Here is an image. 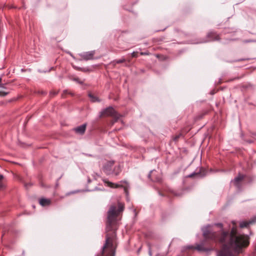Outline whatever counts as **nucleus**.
Returning a JSON list of instances; mask_svg holds the SVG:
<instances>
[{"mask_svg":"<svg viewBox=\"0 0 256 256\" xmlns=\"http://www.w3.org/2000/svg\"><path fill=\"white\" fill-rule=\"evenodd\" d=\"M4 179V176L2 175H0V189H2L4 187V184H2V180Z\"/></svg>","mask_w":256,"mask_h":256,"instance_id":"obj_18","label":"nucleus"},{"mask_svg":"<svg viewBox=\"0 0 256 256\" xmlns=\"http://www.w3.org/2000/svg\"><path fill=\"white\" fill-rule=\"evenodd\" d=\"M9 94L8 92H4V91H0V96H5L7 94Z\"/></svg>","mask_w":256,"mask_h":256,"instance_id":"obj_21","label":"nucleus"},{"mask_svg":"<svg viewBox=\"0 0 256 256\" xmlns=\"http://www.w3.org/2000/svg\"><path fill=\"white\" fill-rule=\"evenodd\" d=\"M220 40V34L216 32L211 31L208 32L206 36V40L202 41V42H207L212 41H218Z\"/></svg>","mask_w":256,"mask_h":256,"instance_id":"obj_4","label":"nucleus"},{"mask_svg":"<svg viewBox=\"0 0 256 256\" xmlns=\"http://www.w3.org/2000/svg\"><path fill=\"white\" fill-rule=\"evenodd\" d=\"M152 180H154V181H157V182H158V181H160V178H156V180H154V179H152Z\"/></svg>","mask_w":256,"mask_h":256,"instance_id":"obj_28","label":"nucleus"},{"mask_svg":"<svg viewBox=\"0 0 256 256\" xmlns=\"http://www.w3.org/2000/svg\"><path fill=\"white\" fill-rule=\"evenodd\" d=\"M115 161L113 160H106L103 164L102 170L106 175L114 174L118 176L121 172L120 167L119 165L114 166Z\"/></svg>","mask_w":256,"mask_h":256,"instance_id":"obj_3","label":"nucleus"},{"mask_svg":"<svg viewBox=\"0 0 256 256\" xmlns=\"http://www.w3.org/2000/svg\"><path fill=\"white\" fill-rule=\"evenodd\" d=\"M126 62L125 58H122L121 59H120V60H114L112 62L115 65L116 64L123 63V62Z\"/></svg>","mask_w":256,"mask_h":256,"instance_id":"obj_16","label":"nucleus"},{"mask_svg":"<svg viewBox=\"0 0 256 256\" xmlns=\"http://www.w3.org/2000/svg\"><path fill=\"white\" fill-rule=\"evenodd\" d=\"M64 93H66V92H67V90H64Z\"/></svg>","mask_w":256,"mask_h":256,"instance_id":"obj_31","label":"nucleus"},{"mask_svg":"<svg viewBox=\"0 0 256 256\" xmlns=\"http://www.w3.org/2000/svg\"><path fill=\"white\" fill-rule=\"evenodd\" d=\"M214 225L221 230L218 232L206 230L203 232V236L206 240L222 244L217 256H234L232 251L239 254L249 246V237L244 234H238L236 226H233L229 232L224 230L222 223H216Z\"/></svg>","mask_w":256,"mask_h":256,"instance_id":"obj_1","label":"nucleus"},{"mask_svg":"<svg viewBox=\"0 0 256 256\" xmlns=\"http://www.w3.org/2000/svg\"><path fill=\"white\" fill-rule=\"evenodd\" d=\"M206 114V112H202V114L198 115L197 116H196V117L195 118V120H199L201 118H203V116Z\"/></svg>","mask_w":256,"mask_h":256,"instance_id":"obj_17","label":"nucleus"},{"mask_svg":"<svg viewBox=\"0 0 256 256\" xmlns=\"http://www.w3.org/2000/svg\"><path fill=\"white\" fill-rule=\"evenodd\" d=\"M256 222V216H254L249 221H242L240 224V228H244L248 227L250 224Z\"/></svg>","mask_w":256,"mask_h":256,"instance_id":"obj_9","label":"nucleus"},{"mask_svg":"<svg viewBox=\"0 0 256 256\" xmlns=\"http://www.w3.org/2000/svg\"><path fill=\"white\" fill-rule=\"evenodd\" d=\"M140 54L142 56H148L150 54V52L148 51L145 52H140Z\"/></svg>","mask_w":256,"mask_h":256,"instance_id":"obj_23","label":"nucleus"},{"mask_svg":"<svg viewBox=\"0 0 256 256\" xmlns=\"http://www.w3.org/2000/svg\"><path fill=\"white\" fill-rule=\"evenodd\" d=\"M2 80V79L1 78H0V88H4V84H1Z\"/></svg>","mask_w":256,"mask_h":256,"instance_id":"obj_26","label":"nucleus"},{"mask_svg":"<svg viewBox=\"0 0 256 256\" xmlns=\"http://www.w3.org/2000/svg\"><path fill=\"white\" fill-rule=\"evenodd\" d=\"M88 96L91 99V101L92 102H100V100L98 99V98L95 96H94L93 94H88Z\"/></svg>","mask_w":256,"mask_h":256,"instance_id":"obj_14","label":"nucleus"},{"mask_svg":"<svg viewBox=\"0 0 256 256\" xmlns=\"http://www.w3.org/2000/svg\"><path fill=\"white\" fill-rule=\"evenodd\" d=\"M120 183L122 184H128V182L126 181V180H122L120 182Z\"/></svg>","mask_w":256,"mask_h":256,"instance_id":"obj_27","label":"nucleus"},{"mask_svg":"<svg viewBox=\"0 0 256 256\" xmlns=\"http://www.w3.org/2000/svg\"><path fill=\"white\" fill-rule=\"evenodd\" d=\"M121 115L118 112L114 114V116H113L112 117L114 118V120L112 122V124L116 122H118V120L121 117Z\"/></svg>","mask_w":256,"mask_h":256,"instance_id":"obj_13","label":"nucleus"},{"mask_svg":"<svg viewBox=\"0 0 256 256\" xmlns=\"http://www.w3.org/2000/svg\"><path fill=\"white\" fill-rule=\"evenodd\" d=\"M184 132V130H182V132L176 134L172 137V139L174 142H178L180 136H182V133Z\"/></svg>","mask_w":256,"mask_h":256,"instance_id":"obj_15","label":"nucleus"},{"mask_svg":"<svg viewBox=\"0 0 256 256\" xmlns=\"http://www.w3.org/2000/svg\"><path fill=\"white\" fill-rule=\"evenodd\" d=\"M195 248L200 252H208L212 250V248H206L203 244H198Z\"/></svg>","mask_w":256,"mask_h":256,"instance_id":"obj_12","label":"nucleus"},{"mask_svg":"<svg viewBox=\"0 0 256 256\" xmlns=\"http://www.w3.org/2000/svg\"><path fill=\"white\" fill-rule=\"evenodd\" d=\"M152 172H153V171H151V172H150V174H149V175H148V176H149L150 178V177H151V174H152Z\"/></svg>","mask_w":256,"mask_h":256,"instance_id":"obj_29","label":"nucleus"},{"mask_svg":"<svg viewBox=\"0 0 256 256\" xmlns=\"http://www.w3.org/2000/svg\"><path fill=\"white\" fill-rule=\"evenodd\" d=\"M138 52H134L132 53V58H137L138 56Z\"/></svg>","mask_w":256,"mask_h":256,"instance_id":"obj_22","label":"nucleus"},{"mask_svg":"<svg viewBox=\"0 0 256 256\" xmlns=\"http://www.w3.org/2000/svg\"><path fill=\"white\" fill-rule=\"evenodd\" d=\"M102 180L106 186L113 188H124V192L126 193V194H128L127 187L124 186L122 184L113 183L112 182L108 181L107 179L106 178L102 179Z\"/></svg>","mask_w":256,"mask_h":256,"instance_id":"obj_6","label":"nucleus"},{"mask_svg":"<svg viewBox=\"0 0 256 256\" xmlns=\"http://www.w3.org/2000/svg\"><path fill=\"white\" fill-rule=\"evenodd\" d=\"M94 54H95V52L94 50L87 52H85L80 54V56L82 60H92L94 58Z\"/></svg>","mask_w":256,"mask_h":256,"instance_id":"obj_8","label":"nucleus"},{"mask_svg":"<svg viewBox=\"0 0 256 256\" xmlns=\"http://www.w3.org/2000/svg\"><path fill=\"white\" fill-rule=\"evenodd\" d=\"M40 204L43 206H48L51 204V200L48 198H42L39 200Z\"/></svg>","mask_w":256,"mask_h":256,"instance_id":"obj_11","label":"nucleus"},{"mask_svg":"<svg viewBox=\"0 0 256 256\" xmlns=\"http://www.w3.org/2000/svg\"><path fill=\"white\" fill-rule=\"evenodd\" d=\"M124 208V204L120 202L110 206L107 212L106 241L100 254L98 256H115L118 246L116 232L118 227V217Z\"/></svg>","mask_w":256,"mask_h":256,"instance_id":"obj_2","label":"nucleus"},{"mask_svg":"<svg viewBox=\"0 0 256 256\" xmlns=\"http://www.w3.org/2000/svg\"><path fill=\"white\" fill-rule=\"evenodd\" d=\"M232 222V224H236V222Z\"/></svg>","mask_w":256,"mask_h":256,"instance_id":"obj_30","label":"nucleus"},{"mask_svg":"<svg viewBox=\"0 0 256 256\" xmlns=\"http://www.w3.org/2000/svg\"><path fill=\"white\" fill-rule=\"evenodd\" d=\"M174 32H176V33L180 32V33H181V34H182V35L187 36V34H186V33H185V32H182V31H181V30H178V28H176V29L174 30Z\"/></svg>","mask_w":256,"mask_h":256,"instance_id":"obj_19","label":"nucleus"},{"mask_svg":"<svg viewBox=\"0 0 256 256\" xmlns=\"http://www.w3.org/2000/svg\"><path fill=\"white\" fill-rule=\"evenodd\" d=\"M86 124H84L74 129V131L76 133L80 134H83L86 130Z\"/></svg>","mask_w":256,"mask_h":256,"instance_id":"obj_10","label":"nucleus"},{"mask_svg":"<svg viewBox=\"0 0 256 256\" xmlns=\"http://www.w3.org/2000/svg\"><path fill=\"white\" fill-rule=\"evenodd\" d=\"M76 70H81V71H82V72H84L88 71V70H86L84 68H76Z\"/></svg>","mask_w":256,"mask_h":256,"instance_id":"obj_24","label":"nucleus"},{"mask_svg":"<svg viewBox=\"0 0 256 256\" xmlns=\"http://www.w3.org/2000/svg\"><path fill=\"white\" fill-rule=\"evenodd\" d=\"M245 175L239 173L238 175L231 181V183H232L238 189L240 190L242 188V182L245 178Z\"/></svg>","mask_w":256,"mask_h":256,"instance_id":"obj_5","label":"nucleus"},{"mask_svg":"<svg viewBox=\"0 0 256 256\" xmlns=\"http://www.w3.org/2000/svg\"><path fill=\"white\" fill-rule=\"evenodd\" d=\"M116 112H117L114 110V109L112 106H109L102 110L100 112V117H112L113 116H114V114Z\"/></svg>","mask_w":256,"mask_h":256,"instance_id":"obj_7","label":"nucleus"},{"mask_svg":"<svg viewBox=\"0 0 256 256\" xmlns=\"http://www.w3.org/2000/svg\"><path fill=\"white\" fill-rule=\"evenodd\" d=\"M250 60V58H245L239 59V60H237L236 61H238V62H239V61H244V60Z\"/></svg>","mask_w":256,"mask_h":256,"instance_id":"obj_25","label":"nucleus"},{"mask_svg":"<svg viewBox=\"0 0 256 256\" xmlns=\"http://www.w3.org/2000/svg\"><path fill=\"white\" fill-rule=\"evenodd\" d=\"M73 80L77 82H78V84H83L84 82L82 80H80L79 78H73Z\"/></svg>","mask_w":256,"mask_h":256,"instance_id":"obj_20","label":"nucleus"}]
</instances>
